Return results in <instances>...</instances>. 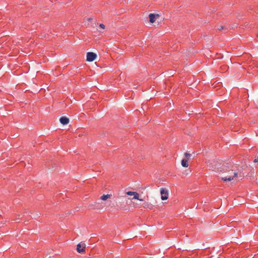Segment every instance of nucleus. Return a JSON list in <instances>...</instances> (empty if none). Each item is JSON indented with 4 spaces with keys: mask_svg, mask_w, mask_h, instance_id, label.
<instances>
[{
    "mask_svg": "<svg viewBox=\"0 0 258 258\" xmlns=\"http://www.w3.org/2000/svg\"><path fill=\"white\" fill-rule=\"evenodd\" d=\"M161 199L162 200H166L168 198V191L164 188H161L160 190Z\"/></svg>",
    "mask_w": 258,
    "mask_h": 258,
    "instance_id": "obj_2",
    "label": "nucleus"
},
{
    "mask_svg": "<svg viewBox=\"0 0 258 258\" xmlns=\"http://www.w3.org/2000/svg\"><path fill=\"white\" fill-rule=\"evenodd\" d=\"M231 173L228 176L222 177V180L224 181H231L234 177L237 176V172H233V169H230Z\"/></svg>",
    "mask_w": 258,
    "mask_h": 258,
    "instance_id": "obj_1",
    "label": "nucleus"
},
{
    "mask_svg": "<svg viewBox=\"0 0 258 258\" xmlns=\"http://www.w3.org/2000/svg\"><path fill=\"white\" fill-rule=\"evenodd\" d=\"M257 36L258 37V33H257Z\"/></svg>",
    "mask_w": 258,
    "mask_h": 258,
    "instance_id": "obj_18",
    "label": "nucleus"
},
{
    "mask_svg": "<svg viewBox=\"0 0 258 258\" xmlns=\"http://www.w3.org/2000/svg\"><path fill=\"white\" fill-rule=\"evenodd\" d=\"M86 245L85 243H79L77 246V251L79 253H83L85 251Z\"/></svg>",
    "mask_w": 258,
    "mask_h": 258,
    "instance_id": "obj_4",
    "label": "nucleus"
},
{
    "mask_svg": "<svg viewBox=\"0 0 258 258\" xmlns=\"http://www.w3.org/2000/svg\"><path fill=\"white\" fill-rule=\"evenodd\" d=\"M158 15H155L152 13L150 14L149 15V18L150 23H153L155 21L156 18L158 17Z\"/></svg>",
    "mask_w": 258,
    "mask_h": 258,
    "instance_id": "obj_7",
    "label": "nucleus"
},
{
    "mask_svg": "<svg viewBox=\"0 0 258 258\" xmlns=\"http://www.w3.org/2000/svg\"><path fill=\"white\" fill-rule=\"evenodd\" d=\"M258 162V157H257V159H255L254 160V162Z\"/></svg>",
    "mask_w": 258,
    "mask_h": 258,
    "instance_id": "obj_16",
    "label": "nucleus"
},
{
    "mask_svg": "<svg viewBox=\"0 0 258 258\" xmlns=\"http://www.w3.org/2000/svg\"><path fill=\"white\" fill-rule=\"evenodd\" d=\"M99 27L102 29H104L105 27V25L103 24H100L99 25Z\"/></svg>",
    "mask_w": 258,
    "mask_h": 258,
    "instance_id": "obj_15",
    "label": "nucleus"
},
{
    "mask_svg": "<svg viewBox=\"0 0 258 258\" xmlns=\"http://www.w3.org/2000/svg\"><path fill=\"white\" fill-rule=\"evenodd\" d=\"M218 30H224V29H226L225 27L223 26H219V27H218Z\"/></svg>",
    "mask_w": 258,
    "mask_h": 258,
    "instance_id": "obj_14",
    "label": "nucleus"
},
{
    "mask_svg": "<svg viewBox=\"0 0 258 258\" xmlns=\"http://www.w3.org/2000/svg\"><path fill=\"white\" fill-rule=\"evenodd\" d=\"M91 20H92V18H89V19H88V21H91Z\"/></svg>",
    "mask_w": 258,
    "mask_h": 258,
    "instance_id": "obj_17",
    "label": "nucleus"
},
{
    "mask_svg": "<svg viewBox=\"0 0 258 258\" xmlns=\"http://www.w3.org/2000/svg\"><path fill=\"white\" fill-rule=\"evenodd\" d=\"M144 206H143V207L144 208H149V206H151V205L150 204H149L147 202H145L144 204H143Z\"/></svg>",
    "mask_w": 258,
    "mask_h": 258,
    "instance_id": "obj_11",
    "label": "nucleus"
},
{
    "mask_svg": "<svg viewBox=\"0 0 258 258\" xmlns=\"http://www.w3.org/2000/svg\"><path fill=\"white\" fill-rule=\"evenodd\" d=\"M133 196H134V197H133V199L138 200H139L141 201H143V199H141L139 198V194L138 192L135 191Z\"/></svg>",
    "mask_w": 258,
    "mask_h": 258,
    "instance_id": "obj_9",
    "label": "nucleus"
},
{
    "mask_svg": "<svg viewBox=\"0 0 258 258\" xmlns=\"http://www.w3.org/2000/svg\"><path fill=\"white\" fill-rule=\"evenodd\" d=\"M181 165L184 167H187L188 166L187 160L183 159L181 160Z\"/></svg>",
    "mask_w": 258,
    "mask_h": 258,
    "instance_id": "obj_8",
    "label": "nucleus"
},
{
    "mask_svg": "<svg viewBox=\"0 0 258 258\" xmlns=\"http://www.w3.org/2000/svg\"><path fill=\"white\" fill-rule=\"evenodd\" d=\"M59 121L62 124L66 125L69 123L70 119L66 116H62L60 118Z\"/></svg>",
    "mask_w": 258,
    "mask_h": 258,
    "instance_id": "obj_5",
    "label": "nucleus"
},
{
    "mask_svg": "<svg viewBox=\"0 0 258 258\" xmlns=\"http://www.w3.org/2000/svg\"><path fill=\"white\" fill-rule=\"evenodd\" d=\"M135 191H128L126 194L128 196H133Z\"/></svg>",
    "mask_w": 258,
    "mask_h": 258,
    "instance_id": "obj_12",
    "label": "nucleus"
},
{
    "mask_svg": "<svg viewBox=\"0 0 258 258\" xmlns=\"http://www.w3.org/2000/svg\"><path fill=\"white\" fill-rule=\"evenodd\" d=\"M184 156L186 158H187V159H189V157L191 156V154L189 153H185Z\"/></svg>",
    "mask_w": 258,
    "mask_h": 258,
    "instance_id": "obj_13",
    "label": "nucleus"
},
{
    "mask_svg": "<svg viewBox=\"0 0 258 258\" xmlns=\"http://www.w3.org/2000/svg\"><path fill=\"white\" fill-rule=\"evenodd\" d=\"M111 197V195L107 194V195H103L100 197V199L102 201H105L108 198H109Z\"/></svg>",
    "mask_w": 258,
    "mask_h": 258,
    "instance_id": "obj_10",
    "label": "nucleus"
},
{
    "mask_svg": "<svg viewBox=\"0 0 258 258\" xmlns=\"http://www.w3.org/2000/svg\"><path fill=\"white\" fill-rule=\"evenodd\" d=\"M233 166L229 164V163H226L225 164L223 165V170L226 172V171H231L230 169H232Z\"/></svg>",
    "mask_w": 258,
    "mask_h": 258,
    "instance_id": "obj_6",
    "label": "nucleus"
},
{
    "mask_svg": "<svg viewBox=\"0 0 258 258\" xmlns=\"http://www.w3.org/2000/svg\"><path fill=\"white\" fill-rule=\"evenodd\" d=\"M97 57V54L95 53L92 52H87V61H93Z\"/></svg>",
    "mask_w": 258,
    "mask_h": 258,
    "instance_id": "obj_3",
    "label": "nucleus"
}]
</instances>
